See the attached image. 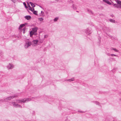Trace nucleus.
Instances as JSON below:
<instances>
[{"mask_svg": "<svg viewBox=\"0 0 121 121\" xmlns=\"http://www.w3.org/2000/svg\"><path fill=\"white\" fill-rule=\"evenodd\" d=\"M114 0L116 1L117 3V4H114L113 1H111V2L113 4V6L114 7L121 9V2L118 0Z\"/></svg>", "mask_w": 121, "mask_h": 121, "instance_id": "f257e3e1", "label": "nucleus"}, {"mask_svg": "<svg viewBox=\"0 0 121 121\" xmlns=\"http://www.w3.org/2000/svg\"><path fill=\"white\" fill-rule=\"evenodd\" d=\"M38 29V28L37 27H35L32 29V30L30 32V36L32 37L33 35H36L37 33L36 32Z\"/></svg>", "mask_w": 121, "mask_h": 121, "instance_id": "f03ea898", "label": "nucleus"}, {"mask_svg": "<svg viewBox=\"0 0 121 121\" xmlns=\"http://www.w3.org/2000/svg\"><path fill=\"white\" fill-rule=\"evenodd\" d=\"M31 99L30 98H25L21 100H17V102L18 103H20L23 102L25 103L31 100Z\"/></svg>", "mask_w": 121, "mask_h": 121, "instance_id": "7ed1b4c3", "label": "nucleus"}, {"mask_svg": "<svg viewBox=\"0 0 121 121\" xmlns=\"http://www.w3.org/2000/svg\"><path fill=\"white\" fill-rule=\"evenodd\" d=\"M32 44V42L29 41L27 40L26 41L24 45V47L26 48H28Z\"/></svg>", "mask_w": 121, "mask_h": 121, "instance_id": "20e7f679", "label": "nucleus"}, {"mask_svg": "<svg viewBox=\"0 0 121 121\" xmlns=\"http://www.w3.org/2000/svg\"><path fill=\"white\" fill-rule=\"evenodd\" d=\"M6 67L8 70H11L14 68V66L13 64L9 63L6 66Z\"/></svg>", "mask_w": 121, "mask_h": 121, "instance_id": "39448f33", "label": "nucleus"}, {"mask_svg": "<svg viewBox=\"0 0 121 121\" xmlns=\"http://www.w3.org/2000/svg\"><path fill=\"white\" fill-rule=\"evenodd\" d=\"M38 42V40H35L33 41L32 44L33 46H36Z\"/></svg>", "mask_w": 121, "mask_h": 121, "instance_id": "423d86ee", "label": "nucleus"}, {"mask_svg": "<svg viewBox=\"0 0 121 121\" xmlns=\"http://www.w3.org/2000/svg\"><path fill=\"white\" fill-rule=\"evenodd\" d=\"M15 97V96H11L7 98H6L5 99H4V101H7V100H10L11 99H12Z\"/></svg>", "mask_w": 121, "mask_h": 121, "instance_id": "0eeeda50", "label": "nucleus"}, {"mask_svg": "<svg viewBox=\"0 0 121 121\" xmlns=\"http://www.w3.org/2000/svg\"><path fill=\"white\" fill-rule=\"evenodd\" d=\"M12 103L13 106L19 107V108H20L21 107L20 105L18 104H17L16 103H15V102H13Z\"/></svg>", "mask_w": 121, "mask_h": 121, "instance_id": "6e6552de", "label": "nucleus"}, {"mask_svg": "<svg viewBox=\"0 0 121 121\" xmlns=\"http://www.w3.org/2000/svg\"><path fill=\"white\" fill-rule=\"evenodd\" d=\"M27 6L28 7H27V8H28L29 10H30L31 11H33V10H34V8H32L30 6L29 4L28 3L27 4Z\"/></svg>", "mask_w": 121, "mask_h": 121, "instance_id": "1a4fd4ad", "label": "nucleus"}, {"mask_svg": "<svg viewBox=\"0 0 121 121\" xmlns=\"http://www.w3.org/2000/svg\"><path fill=\"white\" fill-rule=\"evenodd\" d=\"M25 24H21L18 28V29L20 30H22L23 27L25 26Z\"/></svg>", "mask_w": 121, "mask_h": 121, "instance_id": "9d476101", "label": "nucleus"}, {"mask_svg": "<svg viewBox=\"0 0 121 121\" xmlns=\"http://www.w3.org/2000/svg\"><path fill=\"white\" fill-rule=\"evenodd\" d=\"M25 18L27 20H29L31 18V17L30 16H25Z\"/></svg>", "mask_w": 121, "mask_h": 121, "instance_id": "9b49d317", "label": "nucleus"}, {"mask_svg": "<svg viewBox=\"0 0 121 121\" xmlns=\"http://www.w3.org/2000/svg\"><path fill=\"white\" fill-rule=\"evenodd\" d=\"M103 1L106 3L108 4L109 5L111 4V3H110L109 1L106 0H103Z\"/></svg>", "mask_w": 121, "mask_h": 121, "instance_id": "f8f14e48", "label": "nucleus"}, {"mask_svg": "<svg viewBox=\"0 0 121 121\" xmlns=\"http://www.w3.org/2000/svg\"><path fill=\"white\" fill-rule=\"evenodd\" d=\"M39 42L40 43H42L43 42V40H44V39L43 38V39H41L40 38V37H39Z\"/></svg>", "mask_w": 121, "mask_h": 121, "instance_id": "ddd939ff", "label": "nucleus"}, {"mask_svg": "<svg viewBox=\"0 0 121 121\" xmlns=\"http://www.w3.org/2000/svg\"><path fill=\"white\" fill-rule=\"evenodd\" d=\"M74 80V78H71L70 79L67 80H66L67 81H68L71 82V81H73Z\"/></svg>", "mask_w": 121, "mask_h": 121, "instance_id": "4468645a", "label": "nucleus"}, {"mask_svg": "<svg viewBox=\"0 0 121 121\" xmlns=\"http://www.w3.org/2000/svg\"><path fill=\"white\" fill-rule=\"evenodd\" d=\"M111 50H114L115 52H118V50H117L116 48H111Z\"/></svg>", "mask_w": 121, "mask_h": 121, "instance_id": "2eb2a0df", "label": "nucleus"}, {"mask_svg": "<svg viewBox=\"0 0 121 121\" xmlns=\"http://www.w3.org/2000/svg\"><path fill=\"white\" fill-rule=\"evenodd\" d=\"M109 20L111 22H112L115 23V21L114 19H110Z\"/></svg>", "mask_w": 121, "mask_h": 121, "instance_id": "dca6fc26", "label": "nucleus"}, {"mask_svg": "<svg viewBox=\"0 0 121 121\" xmlns=\"http://www.w3.org/2000/svg\"><path fill=\"white\" fill-rule=\"evenodd\" d=\"M30 4L32 7V8H33V7H35V5L33 3H32L31 2H30Z\"/></svg>", "mask_w": 121, "mask_h": 121, "instance_id": "f3484780", "label": "nucleus"}, {"mask_svg": "<svg viewBox=\"0 0 121 121\" xmlns=\"http://www.w3.org/2000/svg\"><path fill=\"white\" fill-rule=\"evenodd\" d=\"M34 10H33V11H32L33 12V13L35 15H37V11H34Z\"/></svg>", "mask_w": 121, "mask_h": 121, "instance_id": "a211bd4d", "label": "nucleus"}, {"mask_svg": "<svg viewBox=\"0 0 121 121\" xmlns=\"http://www.w3.org/2000/svg\"><path fill=\"white\" fill-rule=\"evenodd\" d=\"M38 19L40 21H41L43 20V19L42 17L39 18Z\"/></svg>", "mask_w": 121, "mask_h": 121, "instance_id": "6ab92c4d", "label": "nucleus"}, {"mask_svg": "<svg viewBox=\"0 0 121 121\" xmlns=\"http://www.w3.org/2000/svg\"><path fill=\"white\" fill-rule=\"evenodd\" d=\"M26 29L25 28H24L23 29H22L21 30H22V32L23 33H25V30Z\"/></svg>", "mask_w": 121, "mask_h": 121, "instance_id": "aec40b11", "label": "nucleus"}, {"mask_svg": "<svg viewBox=\"0 0 121 121\" xmlns=\"http://www.w3.org/2000/svg\"><path fill=\"white\" fill-rule=\"evenodd\" d=\"M58 19V17H56L54 19V22H56L57 21Z\"/></svg>", "mask_w": 121, "mask_h": 121, "instance_id": "412c9836", "label": "nucleus"}, {"mask_svg": "<svg viewBox=\"0 0 121 121\" xmlns=\"http://www.w3.org/2000/svg\"><path fill=\"white\" fill-rule=\"evenodd\" d=\"M48 37V36L47 35H44V38L43 39H44L45 38H46Z\"/></svg>", "mask_w": 121, "mask_h": 121, "instance_id": "4be33fe9", "label": "nucleus"}, {"mask_svg": "<svg viewBox=\"0 0 121 121\" xmlns=\"http://www.w3.org/2000/svg\"><path fill=\"white\" fill-rule=\"evenodd\" d=\"M23 4H24V5L26 8H27V7L26 4L25 2H23Z\"/></svg>", "mask_w": 121, "mask_h": 121, "instance_id": "5701e85b", "label": "nucleus"}, {"mask_svg": "<svg viewBox=\"0 0 121 121\" xmlns=\"http://www.w3.org/2000/svg\"><path fill=\"white\" fill-rule=\"evenodd\" d=\"M41 14H42V15H44V12H43L42 11H41Z\"/></svg>", "mask_w": 121, "mask_h": 121, "instance_id": "b1692460", "label": "nucleus"}, {"mask_svg": "<svg viewBox=\"0 0 121 121\" xmlns=\"http://www.w3.org/2000/svg\"><path fill=\"white\" fill-rule=\"evenodd\" d=\"M111 56H117L116 55L114 54H111Z\"/></svg>", "mask_w": 121, "mask_h": 121, "instance_id": "393cba45", "label": "nucleus"}, {"mask_svg": "<svg viewBox=\"0 0 121 121\" xmlns=\"http://www.w3.org/2000/svg\"><path fill=\"white\" fill-rule=\"evenodd\" d=\"M13 2L15 3L16 2V0H11Z\"/></svg>", "mask_w": 121, "mask_h": 121, "instance_id": "a878e982", "label": "nucleus"}, {"mask_svg": "<svg viewBox=\"0 0 121 121\" xmlns=\"http://www.w3.org/2000/svg\"><path fill=\"white\" fill-rule=\"evenodd\" d=\"M97 104L99 105V102H97Z\"/></svg>", "mask_w": 121, "mask_h": 121, "instance_id": "bb28decb", "label": "nucleus"}, {"mask_svg": "<svg viewBox=\"0 0 121 121\" xmlns=\"http://www.w3.org/2000/svg\"><path fill=\"white\" fill-rule=\"evenodd\" d=\"M78 112H83L81 111H78Z\"/></svg>", "mask_w": 121, "mask_h": 121, "instance_id": "cd10ccee", "label": "nucleus"}, {"mask_svg": "<svg viewBox=\"0 0 121 121\" xmlns=\"http://www.w3.org/2000/svg\"><path fill=\"white\" fill-rule=\"evenodd\" d=\"M56 0V1H59V0Z\"/></svg>", "mask_w": 121, "mask_h": 121, "instance_id": "c85d7f7f", "label": "nucleus"}, {"mask_svg": "<svg viewBox=\"0 0 121 121\" xmlns=\"http://www.w3.org/2000/svg\"><path fill=\"white\" fill-rule=\"evenodd\" d=\"M110 0L111 1V0Z\"/></svg>", "mask_w": 121, "mask_h": 121, "instance_id": "c756f323", "label": "nucleus"}]
</instances>
